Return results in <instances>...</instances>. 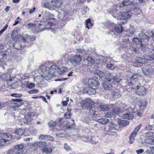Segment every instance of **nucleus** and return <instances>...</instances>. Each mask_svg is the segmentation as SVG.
I'll return each instance as SVG.
<instances>
[{
    "instance_id": "f257e3e1",
    "label": "nucleus",
    "mask_w": 154,
    "mask_h": 154,
    "mask_svg": "<svg viewBox=\"0 0 154 154\" xmlns=\"http://www.w3.org/2000/svg\"><path fill=\"white\" fill-rule=\"evenodd\" d=\"M35 39L33 37H31L28 35H26L22 38V40L16 41L13 45V47L16 49L20 50L26 46L29 42H32Z\"/></svg>"
},
{
    "instance_id": "f03ea898",
    "label": "nucleus",
    "mask_w": 154,
    "mask_h": 154,
    "mask_svg": "<svg viewBox=\"0 0 154 154\" xmlns=\"http://www.w3.org/2000/svg\"><path fill=\"white\" fill-rule=\"evenodd\" d=\"M45 19V20L41 21L39 24L38 27L41 32L49 28L56 21V19L53 18H44Z\"/></svg>"
},
{
    "instance_id": "7ed1b4c3",
    "label": "nucleus",
    "mask_w": 154,
    "mask_h": 154,
    "mask_svg": "<svg viewBox=\"0 0 154 154\" xmlns=\"http://www.w3.org/2000/svg\"><path fill=\"white\" fill-rule=\"evenodd\" d=\"M77 52L79 55L74 56L70 60L71 63L74 66L78 65L82 60V56H84L86 54V51L83 49H77Z\"/></svg>"
},
{
    "instance_id": "20e7f679",
    "label": "nucleus",
    "mask_w": 154,
    "mask_h": 154,
    "mask_svg": "<svg viewBox=\"0 0 154 154\" xmlns=\"http://www.w3.org/2000/svg\"><path fill=\"white\" fill-rule=\"evenodd\" d=\"M86 109V114L84 116L85 120L86 122L88 123H90L92 121L94 120L93 118L96 117L97 116L96 112H97L95 110L94 106L92 107H90Z\"/></svg>"
},
{
    "instance_id": "39448f33",
    "label": "nucleus",
    "mask_w": 154,
    "mask_h": 154,
    "mask_svg": "<svg viewBox=\"0 0 154 154\" xmlns=\"http://www.w3.org/2000/svg\"><path fill=\"white\" fill-rule=\"evenodd\" d=\"M62 3L60 1H57L55 0L51 1V2L45 3L44 4V7L51 10L54 9L55 8H60Z\"/></svg>"
},
{
    "instance_id": "423d86ee",
    "label": "nucleus",
    "mask_w": 154,
    "mask_h": 154,
    "mask_svg": "<svg viewBox=\"0 0 154 154\" xmlns=\"http://www.w3.org/2000/svg\"><path fill=\"white\" fill-rule=\"evenodd\" d=\"M12 137V135L10 134L6 133H0V146L4 145L5 143L8 142Z\"/></svg>"
},
{
    "instance_id": "0eeeda50",
    "label": "nucleus",
    "mask_w": 154,
    "mask_h": 154,
    "mask_svg": "<svg viewBox=\"0 0 154 154\" xmlns=\"http://www.w3.org/2000/svg\"><path fill=\"white\" fill-rule=\"evenodd\" d=\"M117 123L118 125H116V130L121 131L122 126L128 125L129 123V122L126 120H121L118 118Z\"/></svg>"
},
{
    "instance_id": "6e6552de",
    "label": "nucleus",
    "mask_w": 154,
    "mask_h": 154,
    "mask_svg": "<svg viewBox=\"0 0 154 154\" xmlns=\"http://www.w3.org/2000/svg\"><path fill=\"white\" fill-rule=\"evenodd\" d=\"M143 72L147 75H150L154 71V69L150 64H147L142 68Z\"/></svg>"
},
{
    "instance_id": "1a4fd4ad",
    "label": "nucleus",
    "mask_w": 154,
    "mask_h": 154,
    "mask_svg": "<svg viewBox=\"0 0 154 154\" xmlns=\"http://www.w3.org/2000/svg\"><path fill=\"white\" fill-rule=\"evenodd\" d=\"M82 107L84 109L87 108L90 109V107L94 106V103L92 100L90 98H88L83 100L82 102Z\"/></svg>"
},
{
    "instance_id": "9d476101",
    "label": "nucleus",
    "mask_w": 154,
    "mask_h": 154,
    "mask_svg": "<svg viewBox=\"0 0 154 154\" xmlns=\"http://www.w3.org/2000/svg\"><path fill=\"white\" fill-rule=\"evenodd\" d=\"M131 15V13L129 11L124 12L123 13H121L117 15V19L123 20H125L130 18Z\"/></svg>"
},
{
    "instance_id": "9b49d317",
    "label": "nucleus",
    "mask_w": 154,
    "mask_h": 154,
    "mask_svg": "<svg viewBox=\"0 0 154 154\" xmlns=\"http://www.w3.org/2000/svg\"><path fill=\"white\" fill-rule=\"evenodd\" d=\"M131 89H134L137 94L140 95H143L145 94L146 90L143 87L137 86L136 87H132Z\"/></svg>"
},
{
    "instance_id": "f8f14e48",
    "label": "nucleus",
    "mask_w": 154,
    "mask_h": 154,
    "mask_svg": "<svg viewBox=\"0 0 154 154\" xmlns=\"http://www.w3.org/2000/svg\"><path fill=\"white\" fill-rule=\"evenodd\" d=\"M112 82L111 84L104 82L102 83L103 87L106 90H112V89H115V81H113L112 80Z\"/></svg>"
},
{
    "instance_id": "ddd939ff",
    "label": "nucleus",
    "mask_w": 154,
    "mask_h": 154,
    "mask_svg": "<svg viewBox=\"0 0 154 154\" xmlns=\"http://www.w3.org/2000/svg\"><path fill=\"white\" fill-rule=\"evenodd\" d=\"M103 78L106 79L109 82H111L112 80H113V81H115V77L112 75L108 71H104Z\"/></svg>"
},
{
    "instance_id": "4468645a",
    "label": "nucleus",
    "mask_w": 154,
    "mask_h": 154,
    "mask_svg": "<svg viewBox=\"0 0 154 154\" xmlns=\"http://www.w3.org/2000/svg\"><path fill=\"white\" fill-rule=\"evenodd\" d=\"M26 34L22 36L20 35H17V32L16 30H14L13 31L11 34V38L12 39L14 40L17 41V40L20 39L22 40V38L24 37Z\"/></svg>"
},
{
    "instance_id": "2eb2a0df",
    "label": "nucleus",
    "mask_w": 154,
    "mask_h": 154,
    "mask_svg": "<svg viewBox=\"0 0 154 154\" xmlns=\"http://www.w3.org/2000/svg\"><path fill=\"white\" fill-rule=\"evenodd\" d=\"M26 145L24 143H21L20 144L17 145L14 147L15 149L16 150L18 153H23V152L26 149Z\"/></svg>"
},
{
    "instance_id": "dca6fc26",
    "label": "nucleus",
    "mask_w": 154,
    "mask_h": 154,
    "mask_svg": "<svg viewBox=\"0 0 154 154\" xmlns=\"http://www.w3.org/2000/svg\"><path fill=\"white\" fill-rule=\"evenodd\" d=\"M99 84L98 82L94 79L91 78L89 79L88 85L89 87L97 88L99 86Z\"/></svg>"
},
{
    "instance_id": "f3484780",
    "label": "nucleus",
    "mask_w": 154,
    "mask_h": 154,
    "mask_svg": "<svg viewBox=\"0 0 154 154\" xmlns=\"http://www.w3.org/2000/svg\"><path fill=\"white\" fill-rule=\"evenodd\" d=\"M12 100L14 102V103L16 105L15 106L17 107L20 106L22 105H23L24 103V100L19 99H12Z\"/></svg>"
},
{
    "instance_id": "a211bd4d",
    "label": "nucleus",
    "mask_w": 154,
    "mask_h": 154,
    "mask_svg": "<svg viewBox=\"0 0 154 154\" xmlns=\"http://www.w3.org/2000/svg\"><path fill=\"white\" fill-rule=\"evenodd\" d=\"M142 38L141 39H140L137 38H135L133 39L132 40V42L134 43H135L136 45H140L141 47V49L143 51H144V50L143 49V48L144 45L142 44Z\"/></svg>"
},
{
    "instance_id": "6ab92c4d",
    "label": "nucleus",
    "mask_w": 154,
    "mask_h": 154,
    "mask_svg": "<svg viewBox=\"0 0 154 154\" xmlns=\"http://www.w3.org/2000/svg\"><path fill=\"white\" fill-rule=\"evenodd\" d=\"M131 3L132 2L129 0H125L122 4L120 5L119 8L121 10H122L125 6L130 5Z\"/></svg>"
},
{
    "instance_id": "aec40b11",
    "label": "nucleus",
    "mask_w": 154,
    "mask_h": 154,
    "mask_svg": "<svg viewBox=\"0 0 154 154\" xmlns=\"http://www.w3.org/2000/svg\"><path fill=\"white\" fill-rule=\"evenodd\" d=\"M57 68V66L55 65L51 66L50 67H48V72L50 73V74L53 75L55 72Z\"/></svg>"
},
{
    "instance_id": "412c9836",
    "label": "nucleus",
    "mask_w": 154,
    "mask_h": 154,
    "mask_svg": "<svg viewBox=\"0 0 154 154\" xmlns=\"http://www.w3.org/2000/svg\"><path fill=\"white\" fill-rule=\"evenodd\" d=\"M125 112V111L124 112ZM122 117L124 119L128 120L132 119L134 118V116L131 113H124L122 116Z\"/></svg>"
},
{
    "instance_id": "4be33fe9",
    "label": "nucleus",
    "mask_w": 154,
    "mask_h": 154,
    "mask_svg": "<svg viewBox=\"0 0 154 154\" xmlns=\"http://www.w3.org/2000/svg\"><path fill=\"white\" fill-rule=\"evenodd\" d=\"M97 121L99 123L102 125H106L109 122V120L107 118H102L97 119Z\"/></svg>"
},
{
    "instance_id": "5701e85b",
    "label": "nucleus",
    "mask_w": 154,
    "mask_h": 154,
    "mask_svg": "<svg viewBox=\"0 0 154 154\" xmlns=\"http://www.w3.org/2000/svg\"><path fill=\"white\" fill-rule=\"evenodd\" d=\"M141 125H138L135 129L134 131H133L131 134L130 136L132 137H135L137 135V132L139 131L141 127Z\"/></svg>"
},
{
    "instance_id": "b1692460",
    "label": "nucleus",
    "mask_w": 154,
    "mask_h": 154,
    "mask_svg": "<svg viewBox=\"0 0 154 154\" xmlns=\"http://www.w3.org/2000/svg\"><path fill=\"white\" fill-rule=\"evenodd\" d=\"M85 62L88 64L89 66H91L94 63V59L91 57H88L85 60Z\"/></svg>"
},
{
    "instance_id": "393cba45",
    "label": "nucleus",
    "mask_w": 154,
    "mask_h": 154,
    "mask_svg": "<svg viewBox=\"0 0 154 154\" xmlns=\"http://www.w3.org/2000/svg\"><path fill=\"white\" fill-rule=\"evenodd\" d=\"M25 130H24L20 128H17L14 131V133L19 136H21L23 134Z\"/></svg>"
},
{
    "instance_id": "a878e982",
    "label": "nucleus",
    "mask_w": 154,
    "mask_h": 154,
    "mask_svg": "<svg viewBox=\"0 0 154 154\" xmlns=\"http://www.w3.org/2000/svg\"><path fill=\"white\" fill-rule=\"evenodd\" d=\"M3 46L2 45H0V60H2L4 58H5L7 56L6 52L2 51L1 50Z\"/></svg>"
},
{
    "instance_id": "bb28decb",
    "label": "nucleus",
    "mask_w": 154,
    "mask_h": 154,
    "mask_svg": "<svg viewBox=\"0 0 154 154\" xmlns=\"http://www.w3.org/2000/svg\"><path fill=\"white\" fill-rule=\"evenodd\" d=\"M89 142L92 143L96 144L98 142V137L94 136L90 137Z\"/></svg>"
},
{
    "instance_id": "cd10ccee",
    "label": "nucleus",
    "mask_w": 154,
    "mask_h": 154,
    "mask_svg": "<svg viewBox=\"0 0 154 154\" xmlns=\"http://www.w3.org/2000/svg\"><path fill=\"white\" fill-rule=\"evenodd\" d=\"M96 88H94L93 87H89L88 89L87 92L90 95L94 94L96 92L95 90Z\"/></svg>"
},
{
    "instance_id": "c85d7f7f",
    "label": "nucleus",
    "mask_w": 154,
    "mask_h": 154,
    "mask_svg": "<svg viewBox=\"0 0 154 154\" xmlns=\"http://www.w3.org/2000/svg\"><path fill=\"white\" fill-rule=\"evenodd\" d=\"M45 74L42 75V77L44 78L46 80L50 79L51 77L53 75L52 74H50V73L48 72H45Z\"/></svg>"
},
{
    "instance_id": "c756f323",
    "label": "nucleus",
    "mask_w": 154,
    "mask_h": 154,
    "mask_svg": "<svg viewBox=\"0 0 154 154\" xmlns=\"http://www.w3.org/2000/svg\"><path fill=\"white\" fill-rule=\"evenodd\" d=\"M31 113V112H29L25 115V118L28 122H30L32 120Z\"/></svg>"
},
{
    "instance_id": "7c9ffc66",
    "label": "nucleus",
    "mask_w": 154,
    "mask_h": 154,
    "mask_svg": "<svg viewBox=\"0 0 154 154\" xmlns=\"http://www.w3.org/2000/svg\"><path fill=\"white\" fill-rule=\"evenodd\" d=\"M123 31L122 26L121 24L116 26V32L120 34Z\"/></svg>"
},
{
    "instance_id": "2f4dec72",
    "label": "nucleus",
    "mask_w": 154,
    "mask_h": 154,
    "mask_svg": "<svg viewBox=\"0 0 154 154\" xmlns=\"http://www.w3.org/2000/svg\"><path fill=\"white\" fill-rule=\"evenodd\" d=\"M145 142L146 143L154 145V138H149L146 139L145 140Z\"/></svg>"
},
{
    "instance_id": "473e14b6",
    "label": "nucleus",
    "mask_w": 154,
    "mask_h": 154,
    "mask_svg": "<svg viewBox=\"0 0 154 154\" xmlns=\"http://www.w3.org/2000/svg\"><path fill=\"white\" fill-rule=\"evenodd\" d=\"M31 148L34 151H36L39 146L37 142L33 143L31 145Z\"/></svg>"
},
{
    "instance_id": "72a5a7b5",
    "label": "nucleus",
    "mask_w": 154,
    "mask_h": 154,
    "mask_svg": "<svg viewBox=\"0 0 154 154\" xmlns=\"http://www.w3.org/2000/svg\"><path fill=\"white\" fill-rule=\"evenodd\" d=\"M37 24H38L37 23L36 25H35L32 30V32L34 33H38L41 32V30H39Z\"/></svg>"
},
{
    "instance_id": "f704fd0d",
    "label": "nucleus",
    "mask_w": 154,
    "mask_h": 154,
    "mask_svg": "<svg viewBox=\"0 0 154 154\" xmlns=\"http://www.w3.org/2000/svg\"><path fill=\"white\" fill-rule=\"evenodd\" d=\"M47 64H43L41 67V69L43 73L46 72H48V67Z\"/></svg>"
},
{
    "instance_id": "c9c22d12",
    "label": "nucleus",
    "mask_w": 154,
    "mask_h": 154,
    "mask_svg": "<svg viewBox=\"0 0 154 154\" xmlns=\"http://www.w3.org/2000/svg\"><path fill=\"white\" fill-rule=\"evenodd\" d=\"M7 75H8V76L9 75V74H3L2 75L3 77V79H5L6 82H8L9 81H11L12 80V79L11 78V77H9V78H7V77L6 76H7Z\"/></svg>"
},
{
    "instance_id": "e433bc0d",
    "label": "nucleus",
    "mask_w": 154,
    "mask_h": 154,
    "mask_svg": "<svg viewBox=\"0 0 154 154\" xmlns=\"http://www.w3.org/2000/svg\"><path fill=\"white\" fill-rule=\"evenodd\" d=\"M37 23H29L25 25L26 27L28 29H31L32 30Z\"/></svg>"
},
{
    "instance_id": "4c0bfd02",
    "label": "nucleus",
    "mask_w": 154,
    "mask_h": 154,
    "mask_svg": "<svg viewBox=\"0 0 154 154\" xmlns=\"http://www.w3.org/2000/svg\"><path fill=\"white\" fill-rule=\"evenodd\" d=\"M39 147H44L46 146L47 143L45 142H37Z\"/></svg>"
},
{
    "instance_id": "58836bf2",
    "label": "nucleus",
    "mask_w": 154,
    "mask_h": 154,
    "mask_svg": "<svg viewBox=\"0 0 154 154\" xmlns=\"http://www.w3.org/2000/svg\"><path fill=\"white\" fill-rule=\"evenodd\" d=\"M153 133L151 131H149L145 133V136L148 138H152L153 136Z\"/></svg>"
},
{
    "instance_id": "ea45409f",
    "label": "nucleus",
    "mask_w": 154,
    "mask_h": 154,
    "mask_svg": "<svg viewBox=\"0 0 154 154\" xmlns=\"http://www.w3.org/2000/svg\"><path fill=\"white\" fill-rule=\"evenodd\" d=\"M116 31V26H115L114 27V29L109 30L108 34L109 35H110L112 36H115V31Z\"/></svg>"
},
{
    "instance_id": "a19ab883",
    "label": "nucleus",
    "mask_w": 154,
    "mask_h": 154,
    "mask_svg": "<svg viewBox=\"0 0 154 154\" xmlns=\"http://www.w3.org/2000/svg\"><path fill=\"white\" fill-rule=\"evenodd\" d=\"M151 151L148 150L144 152L143 154H153V152H154V146L150 147Z\"/></svg>"
},
{
    "instance_id": "79ce46f5",
    "label": "nucleus",
    "mask_w": 154,
    "mask_h": 154,
    "mask_svg": "<svg viewBox=\"0 0 154 154\" xmlns=\"http://www.w3.org/2000/svg\"><path fill=\"white\" fill-rule=\"evenodd\" d=\"M138 76V75L137 74H135L132 75L131 76V81L133 80H134L135 81H137L138 79H137Z\"/></svg>"
},
{
    "instance_id": "37998d69",
    "label": "nucleus",
    "mask_w": 154,
    "mask_h": 154,
    "mask_svg": "<svg viewBox=\"0 0 154 154\" xmlns=\"http://www.w3.org/2000/svg\"><path fill=\"white\" fill-rule=\"evenodd\" d=\"M64 149L66 151H69L71 150V147L67 145V144L66 143L64 144Z\"/></svg>"
},
{
    "instance_id": "c03bdc74",
    "label": "nucleus",
    "mask_w": 154,
    "mask_h": 154,
    "mask_svg": "<svg viewBox=\"0 0 154 154\" xmlns=\"http://www.w3.org/2000/svg\"><path fill=\"white\" fill-rule=\"evenodd\" d=\"M43 151V152L47 153H49L52 152V149H48V148H44Z\"/></svg>"
},
{
    "instance_id": "a18cd8bd",
    "label": "nucleus",
    "mask_w": 154,
    "mask_h": 154,
    "mask_svg": "<svg viewBox=\"0 0 154 154\" xmlns=\"http://www.w3.org/2000/svg\"><path fill=\"white\" fill-rule=\"evenodd\" d=\"M56 123L53 121H51L48 123L49 126L51 127H53L56 126Z\"/></svg>"
},
{
    "instance_id": "49530a36",
    "label": "nucleus",
    "mask_w": 154,
    "mask_h": 154,
    "mask_svg": "<svg viewBox=\"0 0 154 154\" xmlns=\"http://www.w3.org/2000/svg\"><path fill=\"white\" fill-rule=\"evenodd\" d=\"M97 74L100 78H104V72L98 71L97 72Z\"/></svg>"
},
{
    "instance_id": "de8ad7c7",
    "label": "nucleus",
    "mask_w": 154,
    "mask_h": 154,
    "mask_svg": "<svg viewBox=\"0 0 154 154\" xmlns=\"http://www.w3.org/2000/svg\"><path fill=\"white\" fill-rule=\"evenodd\" d=\"M123 110H122L120 109V108H116V115L117 114H118V115H122V113H123Z\"/></svg>"
},
{
    "instance_id": "09e8293b",
    "label": "nucleus",
    "mask_w": 154,
    "mask_h": 154,
    "mask_svg": "<svg viewBox=\"0 0 154 154\" xmlns=\"http://www.w3.org/2000/svg\"><path fill=\"white\" fill-rule=\"evenodd\" d=\"M99 106L101 110L103 111H107L108 109V107L106 105H100Z\"/></svg>"
},
{
    "instance_id": "8fccbe9b",
    "label": "nucleus",
    "mask_w": 154,
    "mask_h": 154,
    "mask_svg": "<svg viewBox=\"0 0 154 154\" xmlns=\"http://www.w3.org/2000/svg\"><path fill=\"white\" fill-rule=\"evenodd\" d=\"M86 27L89 29L90 28L88 26V24H91V20L90 19H88L86 20Z\"/></svg>"
},
{
    "instance_id": "3c124183",
    "label": "nucleus",
    "mask_w": 154,
    "mask_h": 154,
    "mask_svg": "<svg viewBox=\"0 0 154 154\" xmlns=\"http://www.w3.org/2000/svg\"><path fill=\"white\" fill-rule=\"evenodd\" d=\"M115 113L114 112H108L106 115L105 116L106 117H111L113 116L114 114Z\"/></svg>"
},
{
    "instance_id": "603ef678",
    "label": "nucleus",
    "mask_w": 154,
    "mask_h": 154,
    "mask_svg": "<svg viewBox=\"0 0 154 154\" xmlns=\"http://www.w3.org/2000/svg\"><path fill=\"white\" fill-rule=\"evenodd\" d=\"M8 26L6 24L4 28L0 31V36L1 35L3 32L7 29Z\"/></svg>"
},
{
    "instance_id": "864d4df0",
    "label": "nucleus",
    "mask_w": 154,
    "mask_h": 154,
    "mask_svg": "<svg viewBox=\"0 0 154 154\" xmlns=\"http://www.w3.org/2000/svg\"><path fill=\"white\" fill-rule=\"evenodd\" d=\"M107 67L111 69H113L115 68V66L114 65L110 63L106 65Z\"/></svg>"
},
{
    "instance_id": "5fc2aeb1",
    "label": "nucleus",
    "mask_w": 154,
    "mask_h": 154,
    "mask_svg": "<svg viewBox=\"0 0 154 154\" xmlns=\"http://www.w3.org/2000/svg\"><path fill=\"white\" fill-rule=\"evenodd\" d=\"M57 70L58 71V72L60 74H62L65 71V70L64 69V68L63 67H62L61 68H59L57 67Z\"/></svg>"
},
{
    "instance_id": "6e6d98bb",
    "label": "nucleus",
    "mask_w": 154,
    "mask_h": 154,
    "mask_svg": "<svg viewBox=\"0 0 154 154\" xmlns=\"http://www.w3.org/2000/svg\"><path fill=\"white\" fill-rule=\"evenodd\" d=\"M90 137L84 136L82 137V140L85 141L89 142Z\"/></svg>"
},
{
    "instance_id": "4d7b16f0",
    "label": "nucleus",
    "mask_w": 154,
    "mask_h": 154,
    "mask_svg": "<svg viewBox=\"0 0 154 154\" xmlns=\"http://www.w3.org/2000/svg\"><path fill=\"white\" fill-rule=\"evenodd\" d=\"M6 154H17L13 149L8 150Z\"/></svg>"
},
{
    "instance_id": "13d9d810",
    "label": "nucleus",
    "mask_w": 154,
    "mask_h": 154,
    "mask_svg": "<svg viewBox=\"0 0 154 154\" xmlns=\"http://www.w3.org/2000/svg\"><path fill=\"white\" fill-rule=\"evenodd\" d=\"M29 94H36L38 93V91L37 89H33L28 91Z\"/></svg>"
},
{
    "instance_id": "bf43d9fd",
    "label": "nucleus",
    "mask_w": 154,
    "mask_h": 154,
    "mask_svg": "<svg viewBox=\"0 0 154 154\" xmlns=\"http://www.w3.org/2000/svg\"><path fill=\"white\" fill-rule=\"evenodd\" d=\"M153 128V126L150 125H147L146 128V131H151Z\"/></svg>"
},
{
    "instance_id": "052dcab7",
    "label": "nucleus",
    "mask_w": 154,
    "mask_h": 154,
    "mask_svg": "<svg viewBox=\"0 0 154 154\" xmlns=\"http://www.w3.org/2000/svg\"><path fill=\"white\" fill-rule=\"evenodd\" d=\"M129 32L131 35H133L135 32V30L133 28L131 27L129 29Z\"/></svg>"
},
{
    "instance_id": "680f3d73",
    "label": "nucleus",
    "mask_w": 154,
    "mask_h": 154,
    "mask_svg": "<svg viewBox=\"0 0 154 154\" xmlns=\"http://www.w3.org/2000/svg\"><path fill=\"white\" fill-rule=\"evenodd\" d=\"M143 102H144V103L142 104L140 106V108L141 109H143L146 108V101L144 100L143 101Z\"/></svg>"
},
{
    "instance_id": "e2e57ef3",
    "label": "nucleus",
    "mask_w": 154,
    "mask_h": 154,
    "mask_svg": "<svg viewBox=\"0 0 154 154\" xmlns=\"http://www.w3.org/2000/svg\"><path fill=\"white\" fill-rule=\"evenodd\" d=\"M89 79L87 78H83L82 79V82L85 85L88 84Z\"/></svg>"
},
{
    "instance_id": "0e129e2a",
    "label": "nucleus",
    "mask_w": 154,
    "mask_h": 154,
    "mask_svg": "<svg viewBox=\"0 0 154 154\" xmlns=\"http://www.w3.org/2000/svg\"><path fill=\"white\" fill-rule=\"evenodd\" d=\"M135 137H132V136H130L129 137V143L132 144L133 143L134 141Z\"/></svg>"
},
{
    "instance_id": "69168bd1",
    "label": "nucleus",
    "mask_w": 154,
    "mask_h": 154,
    "mask_svg": "<svg viewBox=\"0 0 154 154\" xmlns=\"http://www.w3.org/2000/svg\"><path fill=\"white\" fill-rule=\"evenodd\" d=\"M46 140H54V138L52 136L47 135H46Z\"/></svg>"
},
{
    "instance_id": "338daca9",
    "label": "nucleus",
    "mask_w": 154,
    "mask_h": 154,
    "mask_svg": "<svg viewBox=\"0 0 154 154\" xmlns=\"http://www.w3.org/2000/svg\"><path fill=\"white\" fill-rule=\"evenodd\" d=\"M11 96L16 97H20L22 96V94H20L14 93L12 94Z\"/></svg>"
},
{
    "instance_id": "774afa93",
    "label": "nucleus",
    "mask_w": 154,
    "mask_h": 154,
    "mask_svg": "<svg viewBox=\"0 0 154 154\" xmlns=\"http://www.w3.org/2000/svg\"><path fill=\"white\" fill-rule=\"evenodd\" d=\"M144 151L143 149H140L136 150V152L137 154H141Z\"/></svg>"
}]
</instances>
